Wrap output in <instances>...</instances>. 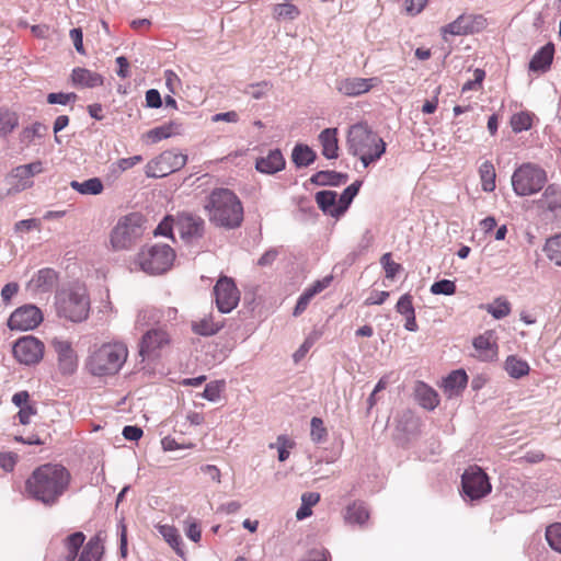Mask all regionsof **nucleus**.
I'll return each mask as SVG.
<instances>
[{
    "instance_id": "22",
    "label": "nucleus",
    "mask_w": 561,
    "mask_h": 561,
    "mask_svg": "<svg viewBox=\"0 0 561 561\" xmlns=\"http://www.w3.org/2000/svg\"><path fill=\"white\" fill-rule=\"evenodd\" d=\"M472 344L482 360H492L497 355V346L491 331L477 336Z\"/></svg>"
},
{
    "instance_id": "17",
    "label": "nucleus",
    "mask_w": 561,
    "mask_h": 561,
    "mask_svg": "<svg viewBox=\"0 0 561 561\" xmlns=\"http://www.w3.org/2000/svg\"><path fill=\"white\" fill-rule=\"evenodd\" d=\"M380 80L377 77L358 78L348 77L341 78L335 81V89L343 95L348 98H356L369 92L373 88L378 85Z\"/></svg>"
},
{
    "instance_id": "53",
    "label": "nucleus",
    "mask_w": 561,
    "mask_h": 561,
    "mask_svg": "<svg viewBox=\"0 0 561 561\" xmlns=\"http://www.w3.org/2000/svg\"><path fill=\"white\" fill-rule=\"evenodd\" d=\"M397 311L404 318L415 314L412 297L408 294L400 297L396 306Z\"/></svg>"
},
{
    "instance_id": "3",
    "label": "nucleus",
    "mask_w": 561,
    "mask_h": 561,
    "mask_svg": "<svg viewBox=\"0 0 561 561\" xmlns=\"http://www.w3.org/2000/svg\"><path fill=\"white\" fill-rule=\"evenodd\" d=\"M205 208L210 222L217 227L234 229L243 220V207L239 197L228 188H216L208 196Z\"/></svg>"
},
{
    "instance_id": "56",
    "label": "nucleus",
    "mask_w": 561,
    "mask_h": 561,
    "mask_svg": "<svg viewBox=\"0 0 561 561\" xmlns=\"http://www.w3.org/2000/svg\"><path fill=\"white\" fill-rule=\"evenodd\" d=\"M77 100V95L72 92L70 93H49L47 95V102L49 104H60V105H67L70 102H75Z\"/></svg>"
},
{
    "instance_id": "60",
    "label": "nucleus",
    "mask_w": 561,
    "mask_h": 561,
    "mask_svg": "<svg viewBox=\"0 0 561 561\" xmlns=\"http://www.w3.org/2000/svg\"><path fill=\"white\" fill-rule=\"evenodd\" d=\"M146 105L151 108H159L162 105L160 92L156 89H150L146 92Z\"/></svg>"
},
{
    "instance_id": "52",
    "label": "nucleus",
    "mask_w": 561,
    "mask_h": 561,
    "mask_svg": "<svg viewBox=\"0 0 561 561\" xmlns=\"http://www.w3.org/2000/svg\"><path fill=\"white\" fill-rule=\"evenodd\" d=\"M224 381H214L206 385L202 397L208 401L216 402L220 398Z\"/></svg>"
},
{
    "instance_id": "44",
    "label": "nucleus",
    "mask_w": 561,
    "mask_h": 561,
    "mask_svg": "<svg viewBox=\"0 0 561 561\" xmlns=\"http://www.w3.org/2000/svg\"><path fill=\"white\" fill-rule=\"evenodd\" d=\"M294 442L288 438L286 435H279L275 443H271L268 447L271 449H277L278 460L286 461L289 458L290 449L294 447Z\"/></svg>"
},
{
    "instance_id": "12",
    "label": "nucleus",
    "mask_w": 561,
    "mask_h": 561,
    "mask_svg": "<svg viewBox=\"0 0 561 561\" xmlns=\"http://www.w3.org/2000/svg\"><path fill=\"white\" fill-rule=\"evenodd\" d=\"M171 343L168 331L162 328H152L141 337L139 343V355L145 358L159 357L161 352Z\"/></svg>"
},
{
    "instance_id": "19",
    "label": "nucleus",
    "mask_w": 561,
    "mask_h": 561,
    "mask_svg": "<svg viewBox=\"0 0 561 561\" xmlns=\"http://www.w3.org/2000/svg\"><path fill=\"white\" fill-rule=\"evenodd\" d=\"M58 280V274L55 270L44 267L38 270L26 285V289L32 294H46L54 289Z\"/></svg>"
},
{
    "instance_id": "2",
    "label": "nucleus",
    "mask_w": 561,
    "mask_h": 561,
    "mask_svg": "<svg viewBox=\"0 0 561 561\" xmlns=\"http://www.w3.org/2000/svg\"><path fill=\"white\" fill-rule=\"evenodd\" d=\"M128 357L123 342L93 344L85 358V369L93 376L104 377L117 374Z\"/></svg>"
},
{
    "instance_id": "43",
    "label": "nucleus",
    "mask_w": 561,
    "mask_h": 561,
    "mask_svg": "<svg viewBox=\"0 0 561 561\" xmlns=\"http://www.w3.org/2000/svg\"><path fill=\"white\" fill-rule=\"evenodd\" d=\"M541 202L550 210L561 208V187L551 184L542 194Z\"/></svg>"
},
{
    "instance_id": "6",
    "label": "nucleus",
    "mask_w": 561,
    "mask_h": 561,
    "mask_svg": "<svg viewBox=\"0 0 561 561\" xmlns=\"http://www.w3.org/2000/svg\"><path fill=\"white\" fill-rule=\"evenodd\" d=\"M175 252L169 244H147L137 253L134 265L148 275H161L174 262Z\"/></svg>"
},
{
    "instance_id": "10",
    "label": "nucleus",
    "mask_w": 561,
    "mask_h": 561,
    "mask_svg": "<svg viewBox=\"0 0 561 561\" xmlns=\"http://www.w3.org/2000/svg\"><path fill=\"white\" fill-rule=\"evenodd\" d=\"M43 172L42 161H34L13 168L5 175V183L9 185L7 195L23 192L33 186V178Z\"/></svg>"
},
{
    "instance_id": "29",
    "label": "nucleus",
    "mask_w": 561,
    "mask_h": 561,
    "mask_svg": "<svg viewBox=\"0 0 561 561\" xmlns=\"http://www.w3.org/2000/svg\"><path fill=\"white\" fill-rule=\"evenodd\" d=\"M347 180L348 175L346 173L336 171H318L310 178L311 183L318 186H339L345 184Z\"/></svg>"
},
{
    "instance_id": "54",
    "label": "nucleus",
    "mask_w": 561,
    "mask_h": 561,
    "mask_svg": "<svg viewBox=\"0 0 561 561\" xmlns=\"http://www.w3.org/2000/svg\"><path fill=\"white\" fill-rule=\"evenodd\" d=\"M141 161H142L141 156H134L130 158H122L116 163H114L112 165V170H113V172H124V171L131 169L133 167H135L136 164H138Z\"/></svg>"
},
{
    "instance_id": "23",
    "label": "nucleus",
    "mask_w": 561,
    "mask_h": 561,
    "mask_svg": "<svg viewBox=\"0 0 561 561\" xmlns=\"http://www.w3.org/2000/svg\"><path fill=\"white\" fill-rule=\"evenodd\" d=\"M319 208L325 214L334 218L342 216L340 211V203L337 194L334 191H320L314 196Z\"/></svg>"
},
{
    "instance_id": "45",
    "label": "nucleus",
    "mask_w": 561,
    "mask_h": 561,
    "mask_svg": "<svg viewBox=\"0 0 561 561\" xmlns=\"http://www.w3.org/2000/svg\"><path fill=\"white\" fill-rule=\"evenodd\" d=\"M362 183H363L362 181H355L354 183L348 185L343 191V193L340 195L339 203H340V211H342V214H344L347 210V208L350 207L354 197L357 195V193L362 186Z\"/></svg>"
},
{
    "instance_id": "59",
    "label": "nucleus",
    "mask_w": 561,
    "mask_h": 561,
    "mask_svg": "<svg viewBox=\"0 0 561 561\" xmlns=\"http://www.w3.org/2000/svg\"><path fill=\"white\" fill-rule=\"evenodd\" d=\"M69 36H70V38H71V41L73 43V46H75L76 50L79 54L84 55L85 50H84V47H83V34H82L81 28H72V30H70Z\"/></svg>"
},
{
    "instance_id": "31",
    "label": "nucleus",
    "mask_w": 561,
    "mask_h": 561,
    "mask_svg": "<svg viewBox=\"0 0 561 561\" xmlns=\"http://www.w3.org/2000/svg\"><path fill=\"white\" fill-rule=\"evenodd\" d=\"M159 534L163 537V539L174 549V551L180 556L184 557V549L181 535L179 530L172 525H157Z\"/></svg>"
},
{
    "instance_id": "62",
    "label": "nucleus",
    "mask_w": 561,
    "mask_h": 561,
    "mask_svg": "<svg viewBox=\"0 0 561 561\" xmlns=\"http://www.w3.org/2000/svg\"><path fill=\"white\" fill-rule=\"evenodd\" d=\"M175 219H171L170 217H165L163 221H161L154 230V234L160 236H171L172 229L174 227Z\"/></svg>"
},
{
    "instance_id": "51",
    "label": "nucleus",
    "mask_w": 561,
    "mask_h": 561,
    "mask_svg": "<svg viewBox=\"0 0 561 561\" xmlns=\"http://www.w3.org/2000/svg\"><path fill=\"white\" fill-rule=\"evenodd\" d=\"M311 432L310 436L312 442L314 443H321L327 438L328 432L327 428L323 425V421L320 417H312L311 422Z\"/></svg>"
},
{
    "instance_id": "1",
    "label": "nucleus",
    "mask_w": 561,
    "mask_h": 561,
    "mask_svg": "<svg viewBox=\"0 0 561 561\" xmlns=\"http://www.w3.org/2000/svg\"><path fill=\"white\" fill-rule=\"evenodd\" d=\"M71 481L69 470L59 463L37 467L25 481V491L32 499L54 505L65 494Z\"/></svg>"
},
{
    "instance_id": "26",
    "label": "nucleus",
    "mask_w": 561,
    "mask_h": 561,
    "mask_svg": "<svg viewBox=\"0 0 561 561\" xmlns=\"http://www.w3.org/2000/svg\"><path fill=\"white\" fill-rule=\"evenodd\" d=\"M415 398L426 410H434L439 404L438 393L423 381L415 385Z\"/></svg>"
},
{
    "instance_id": "37",
    "label": "nucleus",
    "mask_w": 561,
    "mask_h": 561,
    "mask_svg": "<svg viewBox=\"0 0 561 561\" xmlns=\"http://www.w3.org/2000/svg\"><path fill=\"white\" fill-rule=\"evenodd\" d=\"M369 518V512L364 503H353L347 506L345 520L348 524L364 525Z\"/></svg>"
},
{
    "instance_id": "21",
    "label": "nucleus",
    "mask_w": 561,
    "mask_h": 561,
    "mask_svg": "<svg viewBox=\"0 0 561 561\" xmlns=\"http://www.w3.org/2000/svg\"><path fill=\"white\" fill-rule=\"evenodd\" d=\"M285 159L279 149L271 150L267 156L261 157L255 162V169L264 174H274L285 168Z\"/></svg>"
},
{
    "instance_id": "30",
    "label": "nucleus",
    "mask_w": 561,
    "mask_h": 561,
    "mask_svg": "<svg viewBox=\"0 0 561 561\" xmlns=\"http://www.w3.org/2000/svg\"><path fill=\"white\" fill-rule=\"evenodd\" d=\"M182 130H183V126L181 123L170 122V123H167V124H163L161 126L150 129L147 133V137L152 142H158V141H161L162 139H167L172 136L180 135L182 133Z\"/></svg>"
},
{
    "instance_id": "34",
    "label": "nucleus",
    "mask_w": 561,
    "mask_h": 561,
    "mask_svg": "<svg viewBox=\"0 0 561 561\" xmlns=\"http://www.w3.org/2000/svg\"><path fill=\"white\" fill-rule=\"evenodd\" d=\"M444 38L446 35L461 36L472 34V26L468 25L467 14L459 15L455 21L442 27Z\"/></svg>"
},
{
    "instance_id": "32",
    "label": "nucleus",
    "mask_w": 561,
    "mask_h": 561,
    "mask_svg": "<svg viewBox=\"0 0 561 561\" xmlns=\"http://www.w3.org/2000/svg\"><path fill=\"white\" fill-rule=\"evenodd\" d=\"M504 369L514 379H520L529 374L528 363L516 355H510L504 362Z\"/></svg>"
},
{
    "instance_id": "49",
    "label": "nucleus",
    "mask_w": 561,
    "mask_h": 561,
    "mask_svg": "<svg viewBox=\"0 0 561 561\" xmlns=\"http://www.w3.org/2000/svg\"><path fill=\"white\" fill-rule=\"evenodd\" d=\"M274 13L277 19L294 20L299 15V10L291 3H279L275 5Z\"/></svg>"
},
{
    "instance_id": "14",
    "label": "nucleus",
    "mask_w": 561,
    "mask_h": 561,
    "mask_svg": "<svg viewBox=\"0 0 561 561\" xmlns=\"http://www.w3.org/2000/svg\"><path fill=\"white\" fill-rule=\"evenodd\" d=\"M13 355L21 364H36L43 358L44 344L32 335L20 337L13 345Z\"/></svg>"
},
{
    "instance_id": "18",
    "label": "nucleus",
    "mask_w": 561,
    "mask_h": 561,
    "mask_svg": "<svg viewBox=\"0 0 561 561\" xmlns=\"http://www.w3.org/2000/svg\"><path fill=\"white\" fill-rule=\"evenodd\" d=\"M174 227L182 239L191 241L203 236L204 220L199 216L182 213L176 216Z\"/></svg>"
},
{
    "instance_id": "42",
    "label": "nucleus",
    "mask_w": 561,
    "mask_h": 561,
    "mask_svg": "<svg viewBox=\"0 0 561 561\" xmlns=\"http://www.w3.org/2000/svg\"><path fill=\"white\" fill-rule=\"evenodd\" d=\"M484 309L497 320L503 319L511 313L510 302L502 297L496 298L492 304L485 305Z\"/></svg>"
},
{
    "instance_id": "55",
    "label": "nucleus",
    "mask_w": 561,
    "mask_h": 561,
    "mask_svg": "<svg viewBox=\"0 0 561 561\" xmlns=\"http://www.w3.org/2000/svg\"><path fill=\"white\" fill-rule=\"evenodd\" d=\"M380 263L386 272V276L388 278H393L396 276V274L400 271L401 268V265L396 263L394 261L391 260V254L390 253H385L381 259H380Z\"/></svg>"
},
{
    "instance_id": "40",
    "label": "nucleus",
    "mask_w": 561,
    "mask_h": 561,
    "mask_svg": "<svg viewBox=\"0 0 561 561\" xmlns=\"http://www.w3.org/2000/svg\"><path fill=\"white\" fill-rule=\"evenodd\" d=\"M481 186L484 192H493L495 190V169L490 161H484L479 168Z\"/></svg>"
},
{
    "instance_id": "38",
    "label": "nucleus",
    "mask_w": 561,
    "mask_h": 561,
    "mask_svg": "<svg viewBox=\"0 0 561 561\" xmlns=\"http://www.w3.org/2000/svg\"><path fill=\"white\" fill-rule=\"evenodd\" d=\"M291 158L298 168L308 167L316 160V153L307 145H296L293 149Z\"/></svg>"
},
{
    "instance_id": "61",
    "label": "nucleus",
    "mask_w": 561,
    "mask_h": 561,
    "mask_svg": "<svg viewBox=\"0 0 561 561\" xmlns=\"http://www.w3.org/2000/svg\"><path fill=\"white\" fill-rule=\"evenodd\" d=\"M267 88L268 83L263 81L261 83L250 85L247 90V93L250 94L253 99L260 100L266 94Z\"/></svg>"
},
{
    "instance_id": "50",
    "label": "nucleus",
    "mask_w": 561,
    "mask_h": 561,
    "mask_svg": "<svg viewBox=\"0 0 561 561\" xmlns=\"http://www.w3.org/2000/svg\"><path fill=\"white\" fill-rule=\"evenodd\" d=\"M430 290L433 295L450 296L456 293V284L450 279H440L432 284Z\"/></svg>"
},
{
    "instance_id": "28",
    "label": "nucleus",
    "mask_w": 561,
    "mask_h": 561,
    "mask_svg": "<svg viewBox=\"0 0 561 561\" xmlns=\"http://www.w3.org/2000/svg\"><path fill=\"white\" fill-rule=\"evenodd\" d=\"M336 135V128H325L319 135V140L322 146V154L327 159L337 158L339 145Z\"/></svg>"
},
{
    "instance_id": "13",
    "label": "nucleus",
    "mask_w": 561,
    "mask_h": 561,
    "mask_svg": "<svg viewBox=\"0 0 561 561\" xmlns=\"http://www.w3.org/2000/svg\"><path fill=\"white\" fill-rule=\"evenodd\" d=\"M216 305L221 313H229L239 304L240 293L232 278L224 276L214 287Z\"/></svg>"
},
{
    "instance_id": "41",
    "label": "nucleus",
    "mask_w": 561,
    "mask_h": 561,
    "mask_svg": "<svg viewBox=\"0 0 561 561\" xmlns=\"http://www.w3.org/2000/svg\"><path fill=\"white\" fill-rule=\"evenodd\" d=\"M543 251L550 261L561 266V233L547 239Z\"/></svg>"
},
{
    "instance_id": "64",
    "label": "nucleus",
    "mask_w": 561,
    "mask_h": 561,
    "mask_svg": "<svg viewBox=\"0 0 561 561\" xmlns=\"http://www.w3.org/2000/svg\"><path fill=\"white\" fill-rule=\"evenodd\" d=\"M185 535L194 542H198L202 537L201 528L196 522H186Z\"/></svg>"
},
{
    "instance_id": "7",
    "label": "nucleus",
    "mask_w": 561,
    "mask_h": 561,
    "mask_svg": "<svg viewBox=\"0 0 561 561\" xmlns=\"http://www.w3.org/2000/svg\"><path fill=\"white\" fill-rule=\"evenodd\" d=\"M546 182V171L539 165L529 162L522 164L512 175V186L518 196H529L538 193Z\"/></svg>"
},
{
    "instance_id": "8",
    "label": "nucleus",
    "mask_w": 561,
    "mask_h": 561,
    "mask_svg": "<svg viewBox=\"0 0 561 561\" xmlns=\"http://www.w3.org/2000/svg\"><path fill=\"white\" fill-rule=\"evenodd\" d=\"M142 233V216L133 213L118 220L111 233V243L115 250L128 249Z\"/></svg>"
},
{
    "instance_id": "16",
    "label": "nucleus",
    "mask_w": 561,
    "mask_h": 561,
    "mask_svg": "<svg viewBox=\"0 0 561 561\" xmlns=\"http://www.w3.org/2000/svg\"><path fill=\"white\" fill-rule=\"evenodd\" d=\"M51 346L57 355L58 368L62 375H72L78 368V356L70 341L54 337Z\"/></svg>"
},
{
    "instance_id": "27",
    "label": "nucleus",
    "mask_w": 561,
    "mask_h": 561,
    "mask_svg": "<svg viewBox=\"0 0 561 561\" xmlns=\"http://www.w3.org/2000/svg\"><path fill=\"white\" fill-rule=\"evenodd\" d=\"M72 82L83 88H95L103 84V77L85 68H76L71 75Z\"/></svg>"
},
{
    "instance_id": "47",
    "label": "nucleus",
    "mask_w": 561,
    "mask_h": 561,
    "mask_svg": "<svg viewBox=\"0 0 561 561\" xmlns=\"http://www.w3.org/2000/svg\"><path fill=\"white\" fill-rule=\"evenodd\" d=\"M47 129L48 128H47L46 125H44V124H42L39 122H36L33 125L27 126V127H25L22 130V133H21V141L30 144L35 138H42V137H44L46 135Z\"/></svg>"
},
{
    "instance_id": "35",
    "label": "nucleus",
    "mask_w": 561,
    "mask_h": 561,
    "mask_svg": "<svg viewBox=\"0 0 561 561\" xmlns=\"http://www.w3.org/2000/svg\"><path fill=\"white\" fill-rule=\"evenodd\" d=\"M85 536L81 531L71 534L65 539L67 554L57 561H75L79 549L83 546Z\"/></svg>"
},
{
    "instance_id": "33",
    "label": "nucleus",
    "mask_w": 561,
    "mask_h": 561,
    "mask_svg": "<svg viewBox=\"0 0 561 561\" xmlns=\"http://www.w3.org/2000/svg\"><path fill=\"white\" fill-rule=\"evenodd\" d=\"M222 328V323L215 322L211 316H205L192 322V330L195 334L210 336Z\"/></svg>"
},
{
    "instance_id": "48",
    "label": "nucleus",
    "mask_w": 561,
    "mask_h": 561,
    "mask_svg": "<svg viewBox=\"0 0 561 561\" xmlns=\"http://www.w3.org/2000/svg\"><path fill=\"white\" fill-rule=\"evenodd\" d=\"M546 539L554 551L561 553V523H556L547 527Z\"/></svg>"
},
{
    "instance_id": "25",
    "label": "nucleus",
    "mask_w": 561,
    "mask_h": 561,
    "mask_svg": "<svg viewBox=\"0 0 561 561\" xmlns=\"http://www.w3.org/2000/svg\"><path fill=\"white\" fill-rule=\"evenodd\" d=\"M103 541L104 537L101 531L90 538L78 561H100L104 552Z\"/></svg>"
},
{
    "instance_id": "57",
    "label": "nucleus",
    "mask_w": 561,
    "mask_h": 561,
    "mask_svg": "<svg viewBox=\"0 0 561 561\" xmlns=\"http://www.w3.org/2000/svg\"><path fill=\"white\" fill-rule=\"evenodd\" d=\"M18 460V455L12 451H4L0 454V468L7 472H11Z\"/></svg>"
},
{
    "instance_id": "63",
    "label": "nucleus",
    "mask_w": 561,
    "mask_h": 561,
    "mask_svg": "<svg viewBox=\"0 0 561 561\" xmlns=\"http://www.w3.org/2000/svg\"><path fill=\"white\" fill-rule=\"evenodd\" d=\"M36 414V409L34 405L30 404L27 407L20 408L18 412V417L21 424L27 425L31 422V417Z\"/></svg>"
},
{
    "instance_id": "9",
    "label": "nucleus",
    "mask_w": 561,
    "mask_h": 561,
    "mask_svg": "<svg viewBox=\"0 0 561 561\" xmlns=\"http://www.w3.org/2000/svg\"><path fill=\"white\" fill-rule=\"evenodd\" d=\"M187 162V156L174 150H167L146 164L148 178H164L181 170Z\"/></svg>"
},
{
    "instance_id": "20",
    "label": "nucleus",
    "mask_w": 561,
    "mask_h": 561,
    "mask_svg": "<svg viewBox=\"0 0 561 561\" xmlns=\"http://www.w3.org/2000/svg\"><path fill=\"white\" fill-rule=\"evenodd\" d=\"M468 383V376L463 369L451 371L443 379L442 388L444 394L448 398H455L461 394Z\"/></svg>"
},
{
    "instance_id": "11",
    "label": "nucleus",
    "mask_w": 561,
    "mask_h": 561,
    "mask_svg": "<svg viewBox=\"0 0 561 561\" xmlns=\"http://www.w3.org/2000/svg\"><path fill=\"white\" fill-rule=\"evenodd\" d=\"M462 491L471 500H479L488 495L491 483L486 473L478 466H471L461 476Z\"/></svg>"
},
{
    "instance_id": "24",
    "label": "nucleus",
    "mask_w": 561,
    "mask_h": 561,
    "mask_svg": "<svg viewBox=\"0 0 561 561\" xmlns=\"http://www.w3.org/2000/svg\"><path fill=\"white\" fill-rule=\"evenodd\" d=\"M554 45L552 43L546 44L541 47L531 58L529 62V70L534 72H546L550 69L553 60Z\"/></svg>"
},
{
    "instance_id": "15",
    "label": "nucleus",
    "mask_w": 561,
    "mask_h": 561,
    "mask_svg": "<svg viewBox=\"0 0 561 561\" xmlns=\"http://www.w3.org/2000/svg\"><path fill=\"white\" fill-rule=\"evenodd\" d=\"M43 321V313L35 305H24L15 309L9 320L10 330L28 331L37 328Z\"/></svg>"
},
{
    "instance_id": "36",
    "label": "nucleus",
    "mask_w": 561,
    "mask_h": 561,
    "mask_svg": "<svg viewBox=\"0 0 561 561\" xmlns=\"http://www.w3.org/2000/svg\"><path fill=\"white\" fill-rule=\"evenodd\" d=\"M71 188L82 195H99L103 192V183L99 178H91L83 182L71 181Z\"/></svg>"
},
{
    "instance_id": "39",
    "label": "nucleus",
    "mask_w": 561,
    "mask_h": 561,
    "mask_svg": "<svg viewBox=\"0 0 561 561\" xmlns=\"http://www.w3.org/2000/svg\"><path fill=\"white\" fill-rule=\"evenodd\" d=\"M19 125V116L9 108H0V135L5 137Z\"/></svg>"
},
{
    "instance_id": "46",
    "label": "nucleus",
    "mask_w": 561,
    "mask_h": 561,
    "mask_svg": "<svg viewBox=\"0 0 561 561\" xmlns=\"http://www.w3.org/2000/svg\"><path fill=\"white\" fill-rule=\"evenodd\" d=\"M531 125L533 115L528 112L516 113L511 118L512 129L516 134L530 129Z\"/></svg>"
},
{
    "instance_id": "5",
    "label": "nucleus",
    "mask_w": 561,
    "mask_h": 561,
    "mask_svg": "<svg viewBox=\"0 0 561 561\" xmlns=\"http://www.w3.org/2000/svg\"><path fill=\"white\" fill-rule=\"evenodd\" d=\"M58 317L71 322H82L90 313V298L84 286L72 285L61 289L55 297Z\"/></svg>"
},
{
    "instance_id": "4",
    "label": "nucleus",
    "mask_w": 561,
    "mask_h": 561,
    "mask_svg": "<svg viewBox=\"0 0 561 561\" xmlns=\"http://www.w3.org/2000/svg\"><path fill=\"white\" fill-rule=\"evenodd\" d=\"M347 150L360 160L364 168H367L386 152V142L366 124L358 123L348 129Z\"/></svg>"
},
{
    "instance_id": "58",
    "label": "nucleus",
    "mask_w": 561,
    "mask_h": 561,
    "mask_svg": "<svg viewBox=\"0 0 561 561\" xmlns=\"http://www.w3.org/2000/svg\"><path fill=\"white\" fill-rule=\"evenodd\" d=\"M314 296L308 290L305 289V291L299 296L296 307L294 309V316L297 317L301 314L308 307L309 302Z\"/></svg>"
}]
</instances>
